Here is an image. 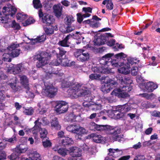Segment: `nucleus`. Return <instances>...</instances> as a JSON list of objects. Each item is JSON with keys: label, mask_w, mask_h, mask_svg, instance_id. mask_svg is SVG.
Instances as JSON below:
<instances>
[{"label": "nucleus", "mask_w": 160, "mask_h": 160, "mask_svg": "<svg viewBox=\"0 0 160 160\" xmlns=\"http://www.w3.org/2000/svg\"><path fill=\"white\" fill-rule=\"evenodd\" d=\"M43 22L47 25H51L54 22V20L52 16L47 15L42 18Z\"/></svg>", "instance_id": "bb28decb"}, {"label": "nucleus", "mask_w": 160, "mask_h": 160, "mask_svg": "<svg viewBox=\"0 0 160 160\" xmlns=\"http://www.w3.org/2000/svg\"><path fill=\"white\" fill-rule=\"evenodd\" d=\"M7 52L4 53L2 56V60L6 62H10L11 61L12 58L11 54H9V51L7 50Z\"/></svg>", "instance_id": "72a5a7b5"}, {"label": "nucleus", "mask_w": 160, "mask_h": 160, "mask_svg": "<svg viewBox=\"0 0 160 160\" xmlns=\"http://www.w3.org/2000/svg\"><path fill=\"white\" fill-rule=\"evenodd\" d=\"M68 151V150L66 148H60L58 150V153L62 156H65L67 155V152Z\"/></svg>", "instance_id": "ea45409f"}, {"label": "nucleus", "mask_w": 160, "mask_h": 160, "mask_svg": "<svg viewBox=\"0 0 160 160\" xmlns=\"http://www.w3.org/2000/svg\"><path fill=\"white\" fill-rule=\"evenodd\" d=\"M78 126L76 125H70L66 128V130L70 132L75 134Z\"/></svg>", "instance_id": "c9c22d12"}, {"label": "nucleus", "mask_w": 160, "mask_h": 160, "mask_svg": "<svg viewBox=\"0 0 160 160\" xmlns=\"http://www.w3.org/2000/svg\"><path fill=\"white\" fill-rule=\"evenodd\" d=\"M78 116H80L79 113V115H74L73 113H71L66 116L65 119L68 122H73L74 121L76 118Z\"/></svg>", "instance_id": "7c9ffc66"}, {"label": "nucleus", "mask_w": 160, "mask_h": 160, "mask_svg": "<svg viewBox=\"0 0 160 160\" xmlns=\"http://www.w3.org/2000/svg\"><path fill=\"white\" fill-rule=\"evenodd\" d=\"M80 92V95L78 96L79 97H84V101H88L90 102L92 100V97L90 95L89 93V92L88 90L86 89H84L81 88L78 91Z\"/></svg>", "instance_id": "f8f14e48"}, {"label": "nucleus", "mask_w": 160, "mask_h": 160, "mask_svg": "<svg viewBox=\"0 0 160 160\" xmlns=\"http://www.w3.org/2000/svg\"><path fill=\"white\" fill-rule=\"evenodd\" d=\"M76 33L77 34V35L75 36L76 38L80 42L82 41L83 39H84V38L83 37L81 34H78V32H77Z\"/></svg>", "instance_id": "774afa93"}, {"label": "nucleus", "mask_w": 160, "mask_h": 160, "mask_svg": "<svg viewBox=\"0 0 160 160\" xmlns=\"http://www.w3.org/2000/svg\"><path fill=\"white\" fill-rule=\"evenodd\" d=\"M11 26L12 28L15 29H19L20 28L19 24L16 23L15 20L12 21Z\"/></svg>", "instance_id": "680f3d73"}, {"label": "nucleus", "mask_w": 160, "mask_h": 160, "mask_svg": "<svg viewBox=\"0 0 160 160\" xmlns=\"http://www.w3.org/2000/svg\"><path fill=\"white\" fill-rule=\"evenodd\" d=\"M44 30L47 34H52L54 32V27H52L51 28H45Z\"/></svg>", "instance_id": "3c124183"}, {"label": "nucleus", "mask_w": 160, "mask_h": 160, "mask_svg": "<svg viewBox=\"0 0 160 160\" xmlns=\"http://www.w3.org/2000/svg\"><path fill=\"white\" fill-rule=\"evenodd\" d=\"M20 45L12 43L7 48V51H9V54H11L12 58L18 57L22 53L21 49L19 48Z\"/></svg>", "instance_id": "0eeeda50"}, {"label": "nucleus", "mask_w": 160, "mask_h": 160, "mask_svg": "<svg viewBox=\"0 0 160 160\" xmlns=\"http://www.w3.org/2000/svg\"><path fill=\"white\" fill-rule=\"evenodd\" d=\"M52 109L53 110H68V105L67 102L63 101H52L51 102Z\"/></svg>", "instance_id": "6e6552de"}, {"label": "nucleus", "mask_w": 160, "mask_h": 160, "mask_svg": "<svg viewBox=\"0 0 160 160\" xmlns=\"http://www.w3.org/2000/svg\"><path fill=\"white\" fill-rule=\"evenodd\" d=\"M132 81L130 78L127 76H124L120 78L119 79V82L121 83V85H130L132 83Z\"/></svg>", "instance_id": "b1692460"}, {"label": "nucleus", "mask_w": 160, "mask_h": 160, "mask_svg": "<svg viewBox=\"0 0 160 160\" xmlns=\"http://www.w3.org/2000/svg\"><path fill=\"white\" fill-rule=\"evenodd\" d=\"M120 132V129L112 126V128L109 130L108 133L112 135L111 138L114 141H120L122 138L120 135H119Z\"/></svg>", "instance_id": "1a4fd4ad"}, {"label": "nucleus", "mask_w": 160, "mask_h": 160, "mask_svg": "<svg viewBox=\"0 0 160 160\" xmlns=\"http://www.w3.org/2000/svg\"><path fill=\"white\" fill-rule=\"evenodd\" d=\"M93 141L96 143H100L102 142V136L100 135L93 133L91 135Z\"/></svg>", "instance_id": "473e14b6"}, {"label": "nucleus", "mask_w": 160, "mask_h": 160, "mask_svg": "<svg viewBox=\"0 0 160 160\" xmlns=\"http://www.w3.org/2000/svg\"><path fill=\"white\" fill-rule=\"evenodd\" d=\"M62 62V59L59 57H57V59L52 60L51 62V64L53 66H58Z\"/></svg>", "instance_id": "79ce46f5"}, {"label": "nucleus", "mask_w": 160, "mask_h": 160, "mask_svg": "<svg viewBox=\"0 0 160 160\" xmlns=\"http://www.w3.org/2000/svg\"><path fill=\"white\" fill-rule=\"evenodd\" d=\"M59 143L60 145L62 146L68 147L72 145L74 142L72 138L64 137L62 139L59 140Z\"/></svg>", "instance_id": "ddd939ff"}, {"label": "nucleus", "mask_w": 160, "mask_h": 160, "mask_svg": "<svg viewBox=\"0 0 160 160\" xmlns=\"http://www.w3.org/2000/svg\"><path fill=\"white\" fill-rule=\"evenodd\" d=\"M128 62L132 65L134 63L136 64L138 63L140 60H138L136 58H131L128 60Z\"/></svg>", "instance_id": "6e6d98bb"}, {"label": "nucleus", "mask_w": 160, "mask_h": 160, "mask_svg": "<svg viewBox=\"0 0 160 160\" xmlns=\"http://www.w3.org/2000/svg\"><path fill=\"white\" fill-rule=\"evenodd\" d=\"M51 126L56 130H59L61 128V125L59 124L57 118H53L51 122Z\"/></svg>", "instance_id": "393cba45"}, {"label": "nucleus", "mask_w": 160, "mask_h": 160, "mask_svg": "<svg viewBox=\"0 0 160 160\" xmlns=\"http://www.w3.org/2000/svg\"><path fill=\"white\" fill-rule=\"evenodd\" d=\"M45 88L42 90V94L50 98L54 97L57 94V89L50 83H44Z\"/></svg>", "instance_id": "20e7f679"}, {"label": "nucleus", "mask_w": 160, "mask_h": 160, "mask_svg": "<svg viewBox=\"0 0 160 160\" xmlns=\"http://www.w3.org/2000/svg\"><path fill=\"white\" fill-rule=\"evenodd\" d=\"M20 153L25 152L28 150V148L26 145L23 144H20L18 148Z\"/></svg>", "instance_id": "a19ab883"}, {"label": "nucleus", "mask_w": 160, "mask_h": 160, "mask_svg": "<svg viewBox=\"0 0 160 160\" xmlns=\"http://www.w3.org/2000/svg\"><path fill=\"white\" fill-rule=\"evenodd\" d=\"M35 21L32 18H29L25 21L24 26H27L34 22Z\"/></svg>", "instance_id": "052dcab7"}, {"label": "nucleus", "mask_w": 160, "mask_h": 160, "mask_svg": "<svg viewBox=\"0 0 160 160\" xmlns=\"http://www.w3.org/2000/svg\"><path fill=\"white\" fill-rule=\"evenodd\" d=\"M64 20L66 24H69L72 23L73 21V18L72 16H67L64 19Z\"/></svg>", "instance_id": "09e8293b"}, {"label": "nucleus", "mask_w": 160, "mask_h": 160, "mask_svg": "<svg viewBox=\"0 0 160 160\" xmlns=\"http://www.w3.org/2000/svg\"><path fill=\"white\" fill-rule=\"evenodd\" d=\"M69 149L70 154L72 157H79L81 156L82 151L80 148L76 147H72Z\"/></svg>", "instance_id": "dca6fc26"}, {"label": "nucleus", "mask_w": 160, "mask_h": 160, "mask_svg": "<svg viewBox=\"0 0 160 160\" xmlns=\"http://www.w3.org/2000/svg\"><path fill=\"white\" fill-rule=\"evenodd\" d=\"M57 51H58L59 53L56 52L57 51L54 50L53 51V53H55L57 56V57H60L65 55L67 52V51L65 50L64 49L62 48L59 47L57 48Z\"/></svg>", "instance_id": "cd10ccee"}, {"label": "nucleus", "mask_w": 160, "mask_h": 160, "mask_svg": "<svg viewBox=\"0 0 160 160\" xmlns=\"http://www.w3.org/2000/svg\"><path fill=\"white\" fill-rule=\"evenodd\" d=\"M62 88H69L67 90V92L74 98H77L80 95V92L78 91L82 87V85L74 82V80H64L62 83Z\"/></svg>", "instance_id": "f03ea898"}, {"label": "nucleus", "mask_w": 160, "mask_h": 160, "mask_svg": "<svg viewBox=\"0 0 160 160\" xmlns=\"http://www.w3.org/2000/svg\"><path fill=\"white\" fill-rule=\"evenodd\" d=\"M76 132L75 137L77 139H82V136L86 133L85 129L80 127H78Z\"/></svg>", "instance_id": "a211bd4d"}, {"label": "nucleus", "mask_w": 160, "mask_h": 160, "mask_svg": "<svg viewBox=\"0 0 160 160\" xmlns=\"http://www.w3.org/2000/svg\"><path fill=\"white\" fill-rule=\"evenodd\" d=\"M108 150L109 153L108 154V155L109 156H111L115 158L120 157L123 153L122 150L118 148H110L108 149Z\"/></svg>", "instance_id": "4468645a"}, {"label": "nucleus", "mask_w": 160, "mask_h": 160, "mask_svg": "<svg viewBox=\"0 0 160 160\" xmlns=\"http://www.w3.org/2000/svg\"><path fill=\"white\" fill-rule=\"evenodd\" d=\"M3 12H6L10 11L8 13V15L12 17L13 15H14L17 12V9L16 8L14 7H12L11 8H9L5 7L3 8Z\"/></svg>", "instance_id": "a878e982"}, {"label": "nucleus", "mask_w": 160, "mask_h": 160, "mask_svg": "<svg viewBox=\"0 0 160 160\" xmlns=\"http://www.w3.org/2000/svg\"><path fill=\"white\" fill-rule=\"evenodd\" d=\"M33 3L34 7L35 8L38 9L42 7V5L40 0H33Z\"/></svg>", "instance_id": "37998d69"}, {"label": "nucleus", "mask_w": 160, "mask_h": 160, "mask_svg": "<svg viewBox=\"0 0 160 160\" xmlns=\"http://www.w3.org/2000/svg\"><path fill=\"white\" fill-rule=\"evenodd\" d=\"M49 58L48 54L44 52L36 56L35 58L38 60L36 65L37 67L40 68L46 64L48 63V60Z\"/></svg>", "instance_id": "423d86ee"}, {"label": "nucleus", "mask_w": 160, "mask_h": 160, "mask_svg": "<svg viewBox=\"0 0 160 160\" xmlns=\"http://www.w3.org/2000/svg\"><path fill=\"white\" fill-rule=\"evenodd\" d=\"M53 8L55 16L57 18H59L62 14V6L60 4L55 5Z\"/></svg>", "instance_id": "aec40b11"}, {"label": "nucleus", "mask_w": 160, "mask_h": 160, "mask_svg": "<svg viewBox=\"0 0 160 160\" xmlns=\"http://www.w3.org/2000/svg\"><path fill=\"white\" fill-rule=\"evenodd\" d=\"M89 77L91 80H99L101 79V76L97 74H92L89 75Z\"/></svg>", "instance_id": "8fccbe9b"}, {"label": "nucleus", "mask_w": 160, "mask_h": 160, "mask_svg": "<svg viewBox=\"0 0 160 160\" xmlns=\"http://www.w3.org/2000/svg\"><path fill=\"white\" fill-rule=\"evenodd\" d=\"M102 80L104 79L105 83L102 85L101 87V90L104 92H109L112 88L114 85L117 84L116 82L113 80L109 79L108 77H102Z\"/></svg>", "instance_id": "39448f33"}, {"label": "nucleus", "mask_w": 160, "mask_h": 160, "mask_svg": "<svg viewBox=\"0 0 160 160\" xmlns=\"http://www.w3.org/2000/svg\"><path fill=\"white\" fill-rule=\"evenodd\" d=\"M77 21L79 23H81L82 21V15L80 13H78L77 14Z\"/></svg>", "instance_id": "338daca9"}, {"label": "nucleus", "mask_w": 160, "mask_h": 160, "mask_svg": "<svg viewBox=\"0 0 160 160\" xmlns=\"http://www.w3.org/2000/svg\"><path fill=\"white\" fill-rule=\"evenodd\" d=\"M107 113L111 114L109 115V117H114L116 119L122 118L124 116V113L121 112V111H106Z\"/></svg>", "instance_id": "2eb2a0df"}, {"label": "nucleus", "mask_w": 160, "mask_h": 160, "mask_svg": "<svg viewBox=\"0 0 160 160\" xmlns=\"http://www.w3.org/2000/svg\"><path fill=\"white\" fill-rule=\"evenodd\" d=\"M48 139L49 138H47L42 140V145L45 148L50 147L51 146L52 143Z\"/></svg>", "instance_id": "4c0bfd02"}, {"label": "nucleus", "mask_w": 160, "mask_h": 160, "mask_svg": "<svg viewBox=\"0 0 160 160\" xmlns=\"http://www.w3.org/2000/svg\"><path fill=\"white\" fill-rule=\"evenodd\" d=\"M96 126H97L96 131H105L107 133L110 129V128H112L111 126L107 125H102L97 124Z\"/></svg>", "instance_id": "5701e85b"}, {"label": "nucleus", "mask_w": 160, "mask_h": 160, "mask_svg": "<svg viewBox=\"0 0 160 160\" xmlns=\"http://www.w3.org/2000/svg\"><path fill=\"white\" fill-rule=\"evenodd\" d=\"M8 14L6 13V15L4 16L0 17V22L1 23H7L8 22Z\"/></svg>", "instance_id": "a18cd8bd"}, {"label": "nucleus", "mask_w": 160, "mask_h": 160, "mask_svg": "<svg viewBox=\"0 0 160 160\" xmlns=\"http://www.w3.org/2000/svg\"><path fill=\"white\" fill-rule=\"evenodd\" d=\"M39 118H38L37 120L35 121L34 122L35 125L32 128L34 131L36 130H40L42 129L41 128V125L42 124V122H39Z\"/></svg>", "instance_id": "e433bc0d"}, {"label": "nucleus", "mask_w": 160, "mask_h": 160, "mask_svg": "<svg viewBox=\"0 0 160 160\" xmlns=\"http://www.w3.org/2000/svg\"><path fill=\"white\" fill-rule=\"evenodd\" d=\"M26 16V15H24L21 13H19L17 14V18L18 20L22 21L25 19V17Z\"/></svg>", "instance_id": "4d7b16f0"}, {"label": "nucleus", "mask_w": 160, "mask_h": 160, "mask_svg": "<svg viewBox=\"0 0 160 160\" xmlns=\"http://www.w3.org/2000/svg\"><path fill=\"white\" fill-rule=\"evenodd\" d=\"M97 124L93 122H91L89 125V129L92 131H96Z\"/></svg>", "instance_id": "5fc2aeb1"}, {"label": "nucleus", "mask_w": 160, "mask_h": 160, "mask_svg": "<svg viewBox=\"0 0 160 160\" xmlns=\"http://www.w3.org/2000/svg\"><path fill=\"white\" fill-rule=\"evenodd\" d=\"M102 4L103 5L106 4V8L108 9L111 10L113 8V4L111 0H104Z\"/></svg>", "instance_id": "2f4dec72"}, {"label": "nucleus", "mask_w": 160, "mask_h": 160, "mask_svg": "<svg viewBox=\"0 0 160 160\" xmlns=\"http://www.w3.org/2000/svg\"><path fill=\"white\" fill-rule=\"evenodd\" d=\"M17 141V138L15 136H12V137L6 140V141L10 143H14L15 141Z\"/></svg>", "instance_id": "69168bd1"}, {"label": "nucleus", "mask_w": 160, "mask_h": 160, "mask_svg": "<svg viewBox=\"0 0 160 160\" xmlns=\"http://www.w3.org/2000/svg\"><path fill=\"white\" fill-rule=\"evenodd\" d=\"M8 85L11 87L12 89L13 90L14 92L18 91V89L16 87V83H8Z\"/></svg>", "instance_id": "0e129e2a"}, {"label": "nucleus", "mask_w": 160, "mask_h": 160, "mask_svg": "<svg viewBox=\"0 0 160 160\" xmlns=\"http://www.w3.org/2000/svg\"><path fill=\"white\" fill-rule=\"evenodd\" d=\"M101 20V18L95 15L93 16L92 19L84 21L83 23L89 24V26L92 28H97L100 24L98 21Z\"/></svg>", "instance_id": "9d476101"}, {"label": "nucleus", "mask_w": 160, "mask_h": 160, "mask_svg": "<svg viewBox=\"0 0 160 160\" xmlns=\"http://www.w3.org/2000/svg\"><path fill=\"white\" fill-rule=\"evenodd\" d=\"M157 88V85L152 82H148L145 84V88L148 92H152Z\"/></svg>", "instance_id": "412c9836"}, {"label": "nucleus", "mask_w": 160, "mask_h": 160, "mask_svg": "<svg viewBox=\"0 0 160 160\" xmlns=\"http://www.w3.org/2000/svg\"><path fill=\"white\" fill-rule=\"evenodd\" d=\"M113 55V53H108L102 57L100 60V63L102 64L101 67H94L92 68V71L94 72L105 73L108 72L109 70L108 66L111 65L113 67L120 66L123 64L120 60L125 58L126 56L124 53L121 52L115 55V59L112 60V57Z\"/></svg>", "instance_id": "f257e3e1"}, {"label": "nucleus", "mask_w": 160, "mask_h": 160, "mask_svg": "<svg viewBox=\"0 0 160 160\" xmlns=\"http://www.w3.org/2000/svg\"><path fill=\"white\" fill-rule=\"evenodd\" d=\"M48 134L47 131L44 128L42 129L40 132V137L42 139H44L48 138L47 137Z\"/></svg>", "instance_id": "c03bdc74"}, {"label": "nucleus", "mask_w": 160, "mask_h": 160, "mask_svg": "<svg viewBox=\"0 0 160 160\" xmlns=\"http://www.w3.org/2000/svg\"><path fill=\"white\" fill-rule=\"evenodd\" d=\"M74 56L77 60L82 62L88 61L90 58L88 52L83 49H77L74 52Z\"/></svg>", "instance_id": "7ed1b4c3"}, {"label": "nucleus", "mask_w": 160, "mask_h": 160, "mask_svg": "<svg viewBox=\"0 0 160 160\" xmlns=\"http://www.w3.org/2000/svg\"><path fill=\"white\" fill-rule=\"evenodd\" d=\"M138 71V69L137 67H133L131 69V74L132 75L135 76L137 75Z\"/></svg>", "instance_id": "13d9d810"}, {"label": "nucleus", "mask_w": 160, "mask_h": 160, "mask_svg": "<svg viewBox=\"0 0 160 160\" xmlns=\"http://www.w3.org/2000/svg\"><path fill=\"white\" fill-rule=\"evenodd\" d=\"M30 89L29 88L28 90L27 89H26V97L28 98H33L34 97V95L32 92H31L30 91H29Z\"/></svg>", "instance_id": "864d4df0"}, {"label": "nucleus", "mask_w": 160, "mask_h": 160, "mask_svg": "<svg viewBox=\"0 0 160 160\" xmlns=\"http://www.w3.org/2000/svg\"><path fill=\"white\" fill-rule=\"evenodd\" d=\"M46 39V35H43L38 37L36 38L33 39L32 43L34 44L35 42H40L44 41Z\"/></svg>", "instance_id": "f704fd0d"}, {"label": "nucleus", "mask_w": 160, "mask_h": 160, "mask_svg": "<svg viewBox=\"0 0 160 160\" xmlns=\"http://www.w3.org/2000/svg\"><path fill=\"white\" fill-rule=\"evenodd\" d=\"M14 67V66H13V65L12 64L7 65L6 67L7 72L8 73H13Z\"/></svg>", "instance_id": "603ef678"}, {"label": "nucleus", "mask_w": 160, "mask_h": 160, "mask_svg": "<svg viewBox=\"0 0 160 160\" xmlns=\"http://www.w3.org/2000/svg\"><path fill=\"white\" fill-rule=\"evenodd\" d=\"M22 65L20 64L14 66L13 74H15L19 73L22 71Z\"/></svg>", "instance_id": "58836bf2"}, {"label": "nucleus", "mask_w": 160, "mask_h": 160, "mask_svg": "<svg viewBox=\"0 0 160 160\" xmlns=\"http://www.w3.org/2000/svg\"><path fill=\"white\" fill-rule=\"evenodd\" d=\"M74 34H69L67 35L65 38L61 41H60L58 43V44L63 47H69L70 43L68 42L69 39L72 37Z\"/></svg>", "instance_id": "6ab92c4d"}, {"label": "nucleus", "mask_w": 160, "mask_h": 160, "mask_svg": "<svg viewBox=\"0 0 160 160\" xmlns=\"http://www.w3.org/2000/svg\"><path fill=\"white\" fill-rule=\"evenodd\" d=\"M69 61L67 59H62V62H61L60 64L61 65L63 66H69Z\"/></svg>", "instance_id": "e2e57ef3"}, {"label": "nucleus", "mask_w": 160, "mask_h": 160, "mask_svg": "<svg viewBox=\"0 0 160 160\" xmlns=\"http://www.w3.org/2000/svg\"><path fill=\"white\" fill-rule=\"evenodd\" d=\"M118 71L120 73L125 74H128L129 72L128 68L124 67H122L119 68Z\"/></svg>", "instance_id": "49530a36"}, {"label": "nucleus", "mask_w": 160, "mask_h": 160, "mask_svg": "<svg viewBox=\"0 0 160 160\" xmlns=\"http://www.w3.org/2000/svg\"><path fill=\"white\" fill-rule=\"evenodd\" d=\"M118 89H119V90H122V91H123L127 93L131 91L132 90V88L130 85L125 84L121 85Z\"/></svg>", "instance_id": "c756f323"}, {"label": "nucleus", "mask_w": 160, "mask_h": 160, "mask_svg": "<svg viewBox=\"0 0 160 160\" xmlns=\"http://www.w3.org/2000/svg\"><path fill=\"white\" fill-rule=\"evenodd\" d=\"M116 110H130V108L127 104H125L123 105L118 106Z\"/></svg>", "instance_id": "de8ad7c7"}, {"label": "nucleus", "mask_w": 160, "mask_h": 160, "mask_svg": "<svg viewBox=\"0 0 160 160\" xmlns=\"http://www.w3.org/2000/svg\"><path fill=\"white\" fill-rule=\"evenodd\" d=\"M20 81L21 83L23 85L24 88L28 90L29 87L28 84V80L27 77L25 76H23L21 77Z\"/></svg>", "instance_id": "c85d7f7f"}, {"label": "nucleus", "mask_w": 160, "mask_h": 160, "mask_svg": "<svg viewBox=\"0 0 160 160\" xmlns=\"http://www.w3.org/2000/svg\"><path fill=\"white\" fill-rule=\"evenodd\" d=\"M82 105L85 107H88L89 109H92V110H94V109L99 110L101 109V104L91 105H90L89 102L86 101L83 103Z\"/></svg>", "instance_id": "4be33fe9"}, {"label": "nucleus", "mask_w": 160, "mask_h": 160, "mask_svg": "<svg viewBox=\"0 0 160 160\" xmlns=\"http://www.w3.org/2000/svg\"><path fill=\"white\" fill-rule=\"evenodd\" d=\"M111 94L112 95L117 96L119 98H125L129 96L128 94L127 93L122 91L121 90H119L118 88L115 89L111 92Z\"/></svg>", "instance_id": "f3484780"}, {"label": "nucleus", "mask_w": 160, "mask_h": 160, "mask_svg": "<svg viewBox=\"0 0 160 160\" xmlns=\"http://www.w3.org/2000/svg\"><path fill=\"white\" fill-rule=\"evenodd\" d=\"M75 27L73 26H68L66 28L65 32L66 33H69L75 30Z\"/></svg>", "instance_id": "bf43d9fd"}, {"label": "nucleus", "mask_w": 160, "mask_h": 160, "mask_svg": "<svg viewBox=\"0 0 160 160\" xmlns=\"http://www.w3.org/2000/svg\"><path fill=\"white\" fill-rule=\"evenodd\" d=\"M112 37L111 34L106 33L101 35L100 37L94 40V44L95 45H100L104 44L107 40L108 37Z\"/></svg>", "instance_id": "9b49d317"}]
</instances>
